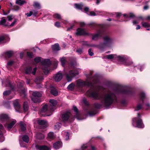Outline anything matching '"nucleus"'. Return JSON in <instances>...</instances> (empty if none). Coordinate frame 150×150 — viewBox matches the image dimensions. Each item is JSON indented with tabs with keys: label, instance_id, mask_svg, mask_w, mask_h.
<instances>
[{
	"label": "nucleus",
	"instance_id": "obj_1",
	"mask_svg": "<svg viewBox=\"0 0 150 150\" xmlns=\"http://www.w3.org/2000/svg\"><path fill=\"white\" fill-rule=\"evenodd\" d=\"M93 72L90 71L86 74V79L85 81L79 79L76 81V85L78 87H83L86 86L90 87L91 88L88 91L86 95L88 96L95 99H101L103 104L106 107L108 106L116 101V94L124 93L129 94V91L125 89L123 87H120L115 90H109L101 95L96 90L93 83H96L98 81V76L95 74L93 77L92 74Z\"/></svg>",
	"mask_w": 150,
	"mask_h": 150
},
{
	"label": "nucleus",
	"instance_id": "obj_2",
	"mask_svg": "<svg viewBox=\"0 0 150 150\" xmlns=\"http://www.w3.org/2000/svg\"><path fill=\"white\" fill-rule=\"evenodd\" d=\"M104 42H100L97 46V47L101 50L106 47L110 46L114 42V39L108 35L104 36L103 38Z\"/></svg>",
	"mask_w": 150,
	"mask_h": 150
},
{
	"label": "nucleus",
	"instance_id": "obj_3",
	"mask_svg": "<svg viewBox=\"0 0 150 150\" xmlns=\"http://www.w3.org/2000/svg\"><path fill=\"white\" fill-rule=\"evenodd\" d=\"M78 74L79 71L78 70L76 69H74L68 71H65L64 75L68 81L69 82L71 81L73 77L78 75Z\"/></svg>",
	"mask_w": 150,
	"mask_h": 150
},
{
	"label": "nucleus",
	"instance_id": "obj_4",
	"mask_svg": "<svg viewBox=\"0 0 150 150\" xmlns=\"http://www.w3.org/2000/svg\"><path fill=\"white\" fill-rule=\"evenodd\" d=\"M141 116L139 113H138L137 117L134 118L132 120V125L135 127L140 128H143L144 125L142 121L140 119Z\"/></svg>",
	"mask_w": 150,
	"mask_h": 150
},
{
	"label": "nucleus",
	"instance_id": "obj_5",
	"mask_svg": "<svg viewBox=\"0 0 150 150\" xmlns=\"http://www.w3.org/2000/svg\"><path fill=\"white\" fill-rule=\"evenodd\" d=\"M41 68L45 74H47L50 70L49 66L51 64L50 61L49 59H44L41 62Z\"/></svg>",
	"mask_w": 150,
	"mask_h": 150
},
{
	"label": "nucleus",
	"instance_id": "obj_6",
	"mask_svg": "<svg viewBox=\"0 0 150 150\" xmlns=\"http://www.w3.org/2000/svg\"><path fill=\"white\" fill-rule=\"evenodd\" d=\"M103 34V31L102 29L98 30L97 33L93 36L92 40H97L102 36Z\"/></svg>",
	"mask_w": 150,
	"mask_h": 150
},
{
	"label": "nucleus",
	"instance_id": "obj_7",
	"mask_svg": "<svg viewBox=\"0 0 150 150\" xmlns=\"http://www.w3.org/2000/svg\"><path fill=\"white\" fill-rule=\"evenodd\" d=\"M76 34L77 35H89V33L86 32L84 29L81 28L77 29Z\"/></svg>",
	"mask_w": 150,
	"mask_h": 150
},
{
	"label": "nucleus",
	"instance_id": "obj_8",
	"mask_svg": "<svg viewBox=\"0 0 150 150\" xmlns=\"http://www.w3.org/2000/svg\"><path fill=\"white\" fill-rule=\"evenodd\" d=\"M13 106L16 111L20 112L21 111V106L18 100H16L13 102Z\"/></svg>",
	"mask_w": 150,
	"mask_h": 150
},
{
	"label": "nucleus",
	"instance_id": "obj_9",
	"mask_svg": "<svg viewBox=\"0 0 150 150\" xmlns=\"http://www.w3.org/2000/svg\"><path fill=\"white\" fill-rule=\"evenodd\" d=\"M116 58L119 61L123 62L124 63L125 65H131L132 63V62H130L129 63H128V62H126V58L123 57H122L121 56H117Z\"/></svg>",
	"mask_w": 150,
	"mask_h": 150
},
{
	"label": "nucleus",
	"instance_id": "obj_10",
	"mask_svg": "<svg viewBox=\"0 0 150 150\" xmlns=\"http://www.w3.org/2000/svg\"><path fill=\"white\" fill-rule=\"evenodd\" d=\"M8 120V115L6 114L2 113L0 114V121L1 122H7Z\"/></svg>",
	"mask_w": 150,
	"mask_h": 150
},
{
	"label": "nucleus",
	"instance_id": "obj_11",
	"mask_svg": "<svg viewBox=\"0 0 150 150\" xmlns=\"http://www.w3.org/2000/svg\"><path fill=\"white\" fill-rule=\"evenodd\" d=\"M36 70L37 68L35 67L33 69V71H32V68L31 67H28L26 69L25 72L26 74H29L32 73L33 74L35 75L36 73Z\"/></svg>",
	"mask_w": 150,
	"mask_h": 150
},
{
	"label": "nucleus",
	"instance_id": "obj_12",
	"mask_svg": "<svg viewBox=\"0 0 150 150\" xmlns=\"http://www.w3.org/2000/svg\"><path fill=\"white\" fill-rule=\"evenodd\" d=\"M7 122H6V124H5L4 126L6 128H7L8 130H9L16 122V121L15 120H13L10 123L7 124Z\"/></svg>",
	"mask_w": 150,
	"mask_h": 150
},
{
	"label": "nucleus",
	"instance_id": "obj_13",
	"mask_svg": "<svg viewBox=\"0 0 150 150\" xmlns=\"http://www.w3.org/2000/svg\"><path fill=\"white\" fill-rule=\"evenodd\" d=\"M70 115L71 113L69 112H67L64 113L62 116V120L64 122L68 120Z\"/></svg>",
	"mask_w": 150,
	"mask_h": 150
},
{
	"label": "nucleus",
	"instance_id": "obj_14",
	"mask_svg": "<svg viewBox=\"0 0 150 150\" xmlns=\"http://www.w3.org/2000/svg\"><path fill=\"white\" fill-rule=\"evenodd\" d=\"M9 38L6 36H0V44L6 43L9 40Z\"/></svg>",
	"mask_w": 150,
	"mask_h": 150
},
{
	"label": "nucleus",
	"instance_id": "obj_15",
	"mask_svg": "<svg viewBox=\"0 0 150 150\" xmlns=\"http://www.w3.org/2000/svg\"><path fill=\"white\" fill-rule=\"evenodd\" d=\"M62 77L63 75L62 74L58 72L54 76V80L56 82H59L61 80Z\"/></svg>",
	"mask_w": 150,
	"mask_h": 150
},
{
	"label": "nucleus",
	"instance_id": "obj_16",
	"mask_svg": "<svg viewBox=\"0 0 150 150\" xmlns=\"http://www.w3.org/2000/svg\"><path fill=\"white\" fill-rule=\"evenodd\" d=\"M4 130V127L3 126L0 124V142H3L4 139V137L3 136L2 132Z\"/></svg>",
	"mask_w": 150,
	"mask_h": 150
},
{
	"label": "nucleus",
	"instance_id": "obj_17",
	"mask_svg": "<svg viewBox=\"0 0 150 150\" xmlns=\"http://www.w3.org/2000/svg\"><path fill=\"white\" fill-rule=\"evenodd\" d=\"M84 109L86 111L90 116H92L96 114V111L93 109H90L88 107V109Z\"/></svg>",
	"mask_w": 150,
	"mask_h": 150
},
{
	"label": "nucleus",
	"instance_id": "obj_18",
	"mask_svg": "<svg viewBox=\"0 0 150 150\" xmlns=\"http://www.w3.org/2000/svg\"><path fill=\"white\" fill-rule=\"evenodd\" d=\"M37 148L39 150H50V148L46 146H36Z\"/></svg>",
	"mask_w": 150,
	"mask_h": 150
},
{
	"label": "nucleus",
	"instance_id": "obj_19",
	"mask_svg": "<svg viewBox=\"0 0 150 150\" xmlns=\"http://www.w3.org/2000/svg\"><path fill=\"white\" fill-rule=\"evenodd\" d=\"M117 56L115 54H111L104 56L103 58V59H116Z\"/></svg>",
	"mask_w": 150,
	"mask_h": 150
},
{
	"label": "nucleus",
	"instance_id": "obj_20",
	"mask_svg": "<svg viewBox=\"0 0 150 150\" xmlns=\"http://www.w3.org/2000/svg\"><path fill=\"white\" fill-rule=\"evenodd\" d=\"M62 146V143L59 141L56 142L53 144V147L55 149H59Z\"/></svg>",
	"mask_w": 150,
	"mask_h": 150
},
{
	"label": "nucleus",
	"instance_id": "obj_21",
	"mask_svg": "<svg viewBox=\"0 0 150 150\" xmlns=\"http://www.w3.org/2000/svg\"><path fill=\"white\" fill-rule=\"evenodd\" d=\"M51 93L54 96H57L58 94V92L57 90L53 87L51 86Z\"/></svg>",
	"mask_w": 150,
	"mask_h": 150
},
{
	"label": "nucleus",
	"instance_id": "obj_22",
	"mask_svg": "<svg viewBox=\"0 0 150 150\" xmlns=\"http://www.w3.org/2000/svg\"><path fill=\"white\" fill-rule=\"evenodd\" d=\"M55 137V136L52 132H50L47 135V138L48 140L53 139Z\"/></svg>",
	"mask_w": 150,
	"mask_h": 150
},
{
	"label": "nucleus",
	"instance_id": "obj_23",
	"mask_svg": "<svg viewBox=\"0 0 150 150\" xmlns=\"http://www.w3.org/2000/svg\"><path fill=\"white\" fill-rule=\"evenodd\" d=\"M13 54L12 51H8L6 52L4 54V57L6 58H8L11 57Z\"/></svg>",
	"mask_w": 150,
	"mask_h": 150
},
{
	"label": "nucleus",
	"instance_id": "obj_24",
	"mask_svg": "<svg viewBox=\"0 0 150 150\" xmlns=\"http://www.w3.org/2000/svg\"><path fill=\"white\" fill-rule=\"evenodd\" d=\"M21 130L22 131H24L26 130V124L22 121L20 122Z\"/></svg>",
	"mask_w": 150,
	"mask_h": 150
},
{
	"label": "nucleus",
	"instance_id": "obj_25",
	"mask_svg": "<svg viewBox=\"0 0 150 150\" xmlns=\"http://www.w3.org/2000/svg\"><path fill=\"white\" fill-rule=\"evenodd\" d=\"M73 109L75 112L76 115L75 116V117L76 118L80 120V119L79 118V115L78 114V111L77 108L74 106L73 107Z\"/></svg>",
	"mask_w": 150,
	"mask_h": 150
},
{
	"label": "nucleus",
	"instance_id": "obj_26",
	"mask_svg": "<svg viewBox=\"0 0 150 150\" xmlns=\"http://www.w3.org/2000/svg\"><path fill=\"white\" fill-rule=\"evenodd\" d=\"M35 136L36 138L39 139H42L44 138V135L40 133H38L36 134Z\"/></svg>",
	"mask_w": 150,
	"mask_h": 150
},
{
	"label": "nucleus",
	"instance_id": "obj_27",
	"mask_svg": "<svg viewBox=\"0 0 150 150\" xmlns=\"http://www.w3.org/2000/svg\"><path fill=\"white\" fill-rule=\"evenodd\" d=\"M33 97H40L42 96L41 94L38 91H35L32 93Z\"/></svg>",
	"mask_w": 150,
	"mask_h": 150
},
{
	"label": "nucleus",
	"instance_id": "obj_28",
	"mask_svg": "<svg viewBox=\"0 0 150 150\" xmlns=\"http://www.w3.org/2000/svg\"><path fill=\"white\" fill-rule=\"evenodd\" d=\"M52 49L54 51H58L60 50V48L59 44L58 43L55 44L54 45L52 46Z\"/></svg>",
	"mask_w": 150,
	"mask_h": 150
},
{
	"label": "nucleus",
	"instance_id": "obj_29",
	"mask_svg": "<svg viewBox=\"0 0 150 150\" xmlns=\"http://www.w3.org/2000/svg\"><path fill=\"white\" fill-rule=\"evenodd\" d=\"M40 97H31V100L35 103H39L40 102Z\"/></svg>",
	"mask_w": 150,
	"mask_h": 150
},
{
	"label": "nucleus",
	"instance_id": "obj_30",
	"mask_svg": "<svg viewBox=\"0 0 150 150\" xmlns=\"http://www.w3.org/2000/svg\"><path fill=\"white\" fill-rule=\"evenodd\" d=\"M62 134L64 135L65 140H68L69 137L68 132L66 131H63L62 132Z\"/></svg>",
	"mask_w": 150,
	"mask_h": 150
},
{
	"label": "nucleus",
	"instance_id": "obj_31",
	"mask_svg": "<svg viewBox=\"0 0 150 150\" xmlns=\"http://www.w3.org/2000/svg\"><path fill=\"white\" fill-rule=\"evenodd\" d=\"M23 110L25 112H26L28 110V103L27 102H24L23 105Z\"/></svg>",
	"mask_w": 150,
	"mask_h": 150
},
{
	"label": "nucleus",
	"instance_id": "obj_32",
	"mask_svg": "<svg viewBox=\"0 0 150 150\" xmlns=\"http://www.w3.org/2000/svg\"><path fill=\"white\" fill-rule=\"evenodd\" d=\"M88 26L91 28L100 27V25H97L96 23L91 22L88 24Z\"/></svg>",
	"mask_w": 150,
	"mask_h": 150
},
{
	"label": "nucleus",
	"instance_id": "obj_33",
	"mask_svg": "<svg viewBox=\"0 0 150 150\" xmlns=\"http://www.w3.org/2000/svg\"><path fill=\"white\" fill-rule=\"evenodd\" d=\"M43 79V77L42 76H40L37 78L35 79V81L37 84L39 83L40 82L42 81Z\"/></svg>",
	"mask_w": 150,
	"mask_h": 150
},
{
	"label": "nucleus",
	"instance_id": "obj_34",
	"mask_svg": "<svg viewBox=\"0 0 150 150\" xmlns=\"http://www.w3.org/2000/svg\"><path fill=\"white\" fill-rule=\"evenodd\" d=\"M38 123L39 125H44L46 124L47 122L43 120H39L38 121Z\"/></svg>",
	"mask_w": 150,
	"mask_h": 150
},
{
	"label": "nucleus",
	"instance_id": "obj_35",
	"mask_svg": "<svg viewBox=\"0 0 150 150\" xmlns=\"http://www.w3.org/2000/svg\"><path fill=\"white\" fill-rule=\"evenodd\" d=\"M33 6L34 7L38 9H40L41 8L40 3L37 2H34Z\"/></svg>",
	"mask_w": 150,
	"mask_h": 150
},
{
	"label": "nucleus",
	"instance_id": "obj_36",
	"mask_svg": "<svg viewBox=\"0 0 150 150\" xmlns=\"http://www.w3.org/2000/svg\"><path fill=\"white\" fill-rule=\"evenodd\" d=\"M48 110L47 106L46 104L43 105L41 109V112H44L47 111Z\"/></svg>",
	"mask_w": 150,
	"mask_h": 150
},
{
	"label": "nucleus",
	"instance_id": "obj_37",
	"mask_svg": "<svg viewBox=\"0 0 150 150\" xmlns=\"http://www.w3.org/2000/svg\"><path fill=\"white\" fill-rule=\"evenodd\" d=\"M62 126V124L60 123H57L54 125V129L55 130H58Z\"/></svg>",
	"mask_w": 150,
	"mask_h": 150
},
{
	"label": "nucleus",
	"instance_id": "obj_38",
	"mask_svg": "<svg viewBox=\"0 0 150 150\" xmlns=\"http://www.w3.org/2000/svg\"><path fill=\"white\" fill-rule=\"evenodd\" d=\"M25 3L26 2L25 1L23 0H16V4L20 5H21Z\"/></svg>",
	"mask_w": 150,
	"mask_h": 150
},
{
	"label": "nucleus",
	"instance_id": "obj_39",
	"mask_svg": "<svg viewBox=\"0 0 150 150\" xmlns=\"http://www.w3.org/2000/svg\"><path fill=\"white\" fill-rule=\"evenodd\" d=\"M74 6L76 8L81 9L83 7V5L82 4H74Z\"/></svg>",
	"mask_w": 150,
	"mask_h": 150
},
{
	"label": "nucleus",
	"instance_id": "obj_40",
	"mask_svg": "<svg viewBox=\"0 0 150 150\" xmlns=\"http://www.w3.org/2000/svg\"><path fill=\"white\" fill-rule=\"evenodd\" d=\"M60 60L62 66H64L66 62V58L64 57L61 58H60Z\"/></svg>",
	"mask_w": 150,
	"mask_h": 150
},
{
	"label": "nucleus",
	"instance_id": "obj_41",
	"mask_svg": "<svg viewBox=\"0 0 150 150\" xmlns=\"http://www.w3.org/2000/svg\"><path fill=\"white\" fill-rule=\"evenodd\" d=\"M23 141L26 143H28L29 141V137L27 135H25L22 138Z\"/></svg>",
	"mask_w": 150,
	"mask_h": 150
},
{
	"label": "nucleus",
	"instance_id": "obj_42",
	"mask_svg": "<svg viewBox=\"0 0 150 150\" xmlns=\"http://www.w3.org/2000/svg\"><path fill=\"white\" fill-rule=\"evenodd\" d=\"M50 102L54 107L57 104V101L53 99L50 100Z\"/></svg>",
	"mask_w": 150,
	"mask_h": 150
},
{
	"label": "nucleus",
	"instance_id": "obj_43",
	"mask_svg": "<svg viewBox=\"0 0 150 150\" xmlns=\"http://www.w3.org/2000/svg\"><path fill=\"white\" fill-rule=\"evenodd\" d=\"M53 17L55 18H57L59 20L61 19V17L60 15L58 13H55L53 15Z\"/></svg>",
	"mask_w": 150,
	"mask_h": 150
},
{
	"label": "nucleus",
	"instance_id": "obj_44",
	"mask_svg": "<svg viewBox=\"0 0 150 150\" xmlns=\"http://www.w3.org/2000/svg\"><path fill=\"white\" fill-rule=\"evenodd\" d=\"M74 84L72 83L69 84L67 87V89L69 90H72L74 88Z\"/></svg>",
	"mask_w": 150,
	"mask_h": 150
},
{
	"label": "nucleus",
	"instance_id": "obj_45",
	"mask_svg": "<svg viewBox=\"0 0 150 150\" xmlns=\"http://www.w3.org/2000/svg\"><path fill=\"white\" fill-rule=\"evenodd\" d=\"M142 26L146 28L150 26V24L146 22H142Z\"/></svg>",
	"mask_w": 150,
	"mask_h": 150
},
{
	"label": "nucleus",
	"instance_id": "obj_46",
	"mask_svg": "<svg viewBox=\"0 0 150 150\" xmlns=\"http://www.w3.org/2000/svg\"><path fill=\"white\" fill-rule=\"evenodd\" d=\"M76 52L79 54H81L83 52V49L82 48H78L76 50Z\"/></svg>",
	"mask_w": 150,
	"mask_h": 150
},
{
	"label": "nucleus",
	"instance_id": "obj_47",
	"mask_svg": "<svg viewBox=\"0 0 150 150\" xmlns=\"http://www.w3.org/2000/svg\"><path fill=\"white\" fill-rule=\"evenodd\" d=\"M41 61V58L38 57L35 58L34 59V62L37 64L40 62Z\"/></svg>",
	"mask_w": 150,
	"mask_h": 150
},
{
	"label": "nucleus",
	"instance_id": "obj_48",
	"mask_svg": "<svg viewBox=\"0 0 150 150\" xmlns=\"http://www.w3.org/2000/svg\"><path fill=\"white\" fill-rule=\"evenodd\" d=\"M13 61H11L8 62L7 64V67L8 69H9L10 66H11L13 64Z\"/></svg>",
	"mask_w": 150,
	"mask_h": 150
},
{
	"label": "nucleus",
	"instance_id": "obj_49",
	"mask_svg": "<svg viewBox=\"0 0 150 150\" xmlns=\"http://www.w3.org/2000/svg\"><path fill=\"white\" fill-rule=\"evenodd\" d=\"M83 45H86L89 47H93L94 45L89 44L88 42H83Z\"/></svg>",
	"mask_w": 150,
	"mask_h": 150
},
{
	"label": "nucleus",
	"instance_id": "obj_50",
	"mask_svg": "<svg viewBox=\"0 0 150 150\" xmlns=\"http://www.w3.org/2000/svg\"><path fill=\"white\" fill-rule=\"evenodd\" d=\"M140 97L142 101L144 102V99L145 97V94L143 92L141 93L140 94Z\"/></svg>",
	"mask_w": 150,
	"mask_h": 150
},
{
	"label": "nucleus",
	"instance_id": "obj_51",
	"mask_svg": "<svg viewBox=\"0 0 150 150\" xmlns=\"http://www.w3.org/2000/svg\"><path fill=\"white\" fill-rule=\"evenodd\" d=\"M11 93L10 91H6L3 93V95L4 96H6L9 95Z\"/></svg>",
	"mask_w": 150,
	"mask_h": 150
},
{
	"label": "nucleus",
	"instance_id": "obj_52",
	"mask_svg": "<svg viewBox=\"0 0 150 150\" xmlns=\"http://www.w3.org/2000/svg\"><path fill=\"white\" fill-rule=\"evenodd\" d=\"M6 20L4 18H3L0 21V23L1 24L4 25L6 23Z\"/></svg>",
	"mask_w": 150,
	"mask_h": 150
},
{
	"label": "nucleus",
	"instance_id": "obj_53",
	"mask_svg": "<svg viewBox=\"0 0 150 150\" xmlns=\"http://www.w3.org/2000/svg\"><path fill=\"white\" fill-rule=\"evenodd\" d=\"M87 14L90 16H95L96 15V13L93 11H89L88 13H87Z\"/></svg>",
	"mask_w": 150,
	"mask_h": 150
},
{
	"label": "nucleus",
	"instance_id": "obj_54",
	"mask_svg": "<svg viewBox=\"0 0 150 150\" xmlns=\"http://www.w3.org/2000/svg\"><path fill=\"white\" fill-rule=\"evenodd\" d=\"M142 108V106L141 105L139 104L137 105L136 109L135 110V111H137L140 110Z\"/></svg>",
	"mask_w": 150,
	"mask_h": 150
},
{
	"label": "nucleus",
	"instance_id": "obj_55",
	"mask_svg": "<svg viewBox=\"0 0 150 150\" xmlns=\"http://www.w3.org/2000/svg\"><path fill=\"white\" fill-rule=\"evenodd\" d=\"M14 18V16L12 15H11L7 16V18L9 21H11L13 18Z\"/></svg>",
	"mask_w": 150,
	"mask_h": 150
},
{
	"label": "nucleus",
	"instance_id": "obj_56",
	"mask_svg": "<svg viewBox=\"0 0 150 150\" xmlns=\"http://www.w3.org/2000/svg\"><path fill=\"white\" fill-rule=\"evenodd\" d=\"M88 52L89 54L91 56H92L94 54V53L92 51L91 49H89L88 50Z\"/></svg>",
	"mask_w": 150,
	"mask_h": 150
},
{
	"label": "nucleus",
	"instance_id": "obj_57",
	"mask_svg": "<svg viewBox=\"0 0 150 150\" xmlns=\"http://www.w3.org/2000/svg\"><path fill=\"white\" fill-rule=\"evenodd\" d=\"M134 15L132 13H129L127 14V17L128 18H133L134 17Z\"/></svg>",
	"mask_w": 150,
	"mask_h": 150
},
{
	"label": "nucleus",
	"instance_id": "obj_58",
	"mask_svg": "<svg viewBox=\"0 0 150 150\" xmlns=\"http://www.w3.org/2000/svg\"><path fill=\"white\" fill-rule=\"evenodd\" d=\"M101 106V105L99 103H96L95 104V107L97 108H100Z\"/></svg>",
	"mask_w": 150,
	"mask_h": 150
},
{
	"label": "nucleus",
	"instance_id": "obj_59",
	"mask_svg": "<svg viewBox=\"0 0 150 150\" xmlns=\"http://www.w3.org/2000/svg\"><path fill=\"white\" fill-rule=\"evenodd\" d=\"M13 9L15 11H18L19 9V7L18 6H13Z\"/></svg>",
	"mask_w": 150,
	"mask_h": 150
},
{
	"label": "nucleus",
	"instance_id": "obj_60",
	"mask_svg": "<svg viewBox=\"0 0 150 150\" xmlns=\"http://www.w3.org/2000/svg\"><path fill=\"white\" fill-rule=\"evenodd\" d=\"M55 25L57 27H60V23L59 22H56L55 23Z\"/></svg>",
	"mask_w": 150,
	"mask_h": 150
},
{
	"label": "nucleus",
	"instance_id": "obj_61",
	"mask_svg": "<svg viewBox=\"0 0 150 150\" xmlns=\"http://www.w3.org/2000/svg\"><path fill=\"white\" fill-rule=\"evenodd\" d=\"M87 146L86 144L83 145L81 147V149L82 150H84L87 147Z\"/></svg>",
	"mask_w": 150,
	"mask_h": 150
},
{
	"label": "nucleus",
	"instance_id": "obj_62",
	"mask_svg": "<svg viewBox=\"0 0 150 150\" xmlns=\"http://www.w3.org/2000/svg\"><path fill=\"white\" fill-rule=\"evenodd\" d=\"M17 21V20L15 19V21L11 24V25H10V26H12L14 25L16 23Z\"/></svg>",
	"mask_w": 150,
	"mask_h": 150
},
{
	"label": "nucleus",
	"instance_id": "obj_63",
	"mask_svg": "<svg viewBox=\"0 0 150 150\" xmlns=\"http://www.w3.org/2000/svg\"><path fill=\"white\" fill-rule=\"evenodd\" d=\"M89 10V8L88 7H86L84 8V11L86 12V13L87 14V13H88L89 12L88 11Z\"/></svg>",
	"mask_w": 150,
	"mask_h": 150
},
{
	"label": "nucleus",
	"instance_id": "obj_64",
	"mask_svg": "<svg viewBox=\"0 0 150 150\" xmlns=\"http://www.w3.org/2000/svg\"><path fill=\"white\" fill-rule=\"evenodd\" d=\"M27 56L29 57L30 58H31L32 57V54L30 52H27Z\"/></svg>",
	"mask_w": 150,
	"mask_h": 150
}]
</instances>
